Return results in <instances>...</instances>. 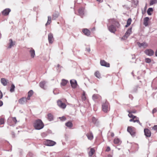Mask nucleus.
I'll use <instances>...</instances> for the list:
<instances>
[{
    "instance_id": "obj_1",
    "label": "nucleus",
    "mask_w": 157,
    "mask_h": 157,
    "mask_svg": "<svg viewBox=\"0 0 157 157\" xmlns=\"http://www.w3.org/2000/svg\"><path fill=\"white\" fill-rule=\"evenodd\" d=\"M109 22L110 24V25H107L108 29L111 33H115L117 30L116 28L120 27V24L114 18L109 19Z\"/></svg>"
},
{
    "instance_id": "obj_2",
    "label": "nucleus",
    "mask_w": 157,
    "mask_h": 157,
    "mask_svg": "<svg viewBox=\"0 0 157 157\" xmlns=\"http://www.w3.org/2000/svg\"><path fill=\"white\" fill-rule=\"evenodd\" d=\"M33 126L36 129L39 130L43 128L44 125L41 120L37 119L35 121Z\"/></svg>"
},
{
    "instance_id": "obj_3",
    "label": "nucleus",
    "mask_w": 157,
    "mask_h": 157,
    "mask_svg": "<svg viewBox=\"0 0 157 157\" xmlns=\"http://www.w3.org/2000/svg\"><path fill=\"white\" fill-rule=\"evenodd\" d=\"M102 110L105 113H107L110 110L109 104L106 100L102 103Z\"/></svg>"
},
{
    "instance_id": "obj_4",
    "label": "nucleus",
    "mask_w": 157,
    "mask_h": 157,
    "mask_svg": "<svg viewBox=\"0 0 157 157\" xmlns=\"http://www.w3.org/2000/svg\"><path fill=\"white\" fill-rule=\"evenodd\" d=\"M56 143L52 140H47L45 141L44 142V144L48 146H52L56 144Z\"/></svg>"
},
{
    "instance_id": "obj_5",
    "label": "nucleus",
    "mask_w": 157,
    "mask_h": 157,
    "mask_svg": "<svg viewBox=\"0 0 157 157\" xmlns=\"http://www.w3.org/2000/svg\"><path fill=\"white\" fill-rule=\"evenodd\" d=\"M134 129V128L130 127H128L127 128V131L132 136H134L135 135L136 132Z\"/></svg>"
},
{
    "instance_id": "obj_6",
    "label": "nucleus",
    "mask_w": 157,
    "mask_h": 157,
    "mask_svg": "<svg viewBox=\"0 0 157 157\" xmlns=\"http://www.w3.org/2000/svg\"><path fill=\"white\" fill-rule=\"evenodd\" d=\"M145 53L149 56H151L154 54V51L151 49H147L144 51Z\"/></svg>"
},
{
    "instance_id": "obj_7",
    "label": "nucleus",
    "mask_w": 157,
    "mask_h": 157,
    "mask_svg": "<svg viewBox=\"0 0 157 157\" xmlns=\"http://www.w3.org/2000/svg\"><path fill=\"white\" fill-rule=\"evenodd\" d=\"M11 11L10 9L6 8L2 12V14L4 16H8Z\"/></svg>"
},
{
    "instance_id": "obj_8",
    "label": "nucleus",
    "mask_w": 157,
    "mask_h": 157,
    "mask_svg": "<svg viewBox=\"0 0 157 157\" xmlns=\"http://www.w3.org/2000/svg\"><path fill=\"white\" fill-rule=\"evenodd\" d=\"M131 28L128 29L125 33L124 35L123 36L122 39L125 40L130 35L131 33Z\"/></svg>"
},
{
    "instance_id": "obj_9",
    "label": "nucleus",
    "mask_w": 157,
    "mask_h": 157,
    "mask_svg": "<svg viewBox=\"0 0 157 157\" xmlns=\"http://www.w3.org/2000/svg\"><path fill=\"white\" fill-rule=\"evenodd\" d=\"M57 104L62 109H65L66 107V104L63 102L61 100H58L57 101Z\"/></svg>"
},
{
    "instance_id": "obj_10",
    "label": "nucleus",
    "mask_w": 157,
    "mask_h": 157,
    "mask_svg": "<svg viewBox=\"0 0 157 157\" xmlns=\"http://www.w3.org/2000/svg\"><path fill=\"white\" fill-rule=\"evenodd\" d=\"M48 40L49 44H52L54 40L53 34L51 33H49L48 35Z\"/></svg>"
},
{
    "instance_id": "obj_11",
    "label": "nucleus",
    "mask_w": 157,
    "mask_h": 157,
    "mask_svg": "<svg viewBox=\"0 0 157 157\" xmlns=\"http://www.w3.org/2000/svg\"><path fill=\"white\" fill-rule=\"evenodd\" d=\"M28 99L27 98L23 97L18 100L19 103L21 104H23L27 102Z\"/></svg>"
},
{
    "instance_id": "obj_12",
    "label": "nucleus",
    "mask_w": 157,
    "mask_h": 157,
    "mask_svg": "<svg viewBox=\"0 0 157 157\" xmlns=\"http://www.w3.org/2000/svg\"><path fill=\"white\" fill-rule=\"evenodd\" d=\"M144 134L147 137H150L151 136V132L150 130L147 128H145L144 130Z\"/></svg>"
},
{
    "instance_id": "obj_13",
    "label": "nucleus",
    "mask_w": 157,
    "mask_h": 157,
    "mask_svg": "<svg viewBox=\"0 0 157 157\" xmlns=\"http://www.w3.org/2000/svg\"><path fill=\"white\" fill-rule=\"evenodd\" d=\"M100 63L101 65L102 66H105L106 67H109L110 66V64L109 63H107L104 60H101Z\"/></svg>"
},
{
    "instance_id": "obj_14",
    "label": "nucleus",
    "mask_w": 157,
    "mask_h": 157,
    "mask_svg": "<svg viewBox=\"0 0 157 157\" xmlns=\"http://www.w3.org/2000/svg\"><path fill=\"white\" fill-rule=\"evenodd\" d=\"M71 86L73 88H76L77 85L76 81L75 80H71L70 81Z\"/></svg>"
},
{
    "instance_id": "obj_15",
    "label": "nucleus",
    "mask_w": 157,
    "mask_h": 157,
    "mask_svg": "<svg viewBox=\"0 0 157 157\" xmlns=\"http://www.w3.org/2000/svg\"><path fill=\"white\" fill-rule=\"evenodd\" d=\"M84 8L82 7L79 9L78 10L79 15L82 18L83 17L84 15Z\"/></svg>"
},
{
    "instance_id": "obj_16",
    "label": "nucleus",
    "mask_w": 157,
    "mask_h": 157,
    "mask_svg": "<svg viewBox=\"0 0 157 157\" xmlns=\"http://www.w3.org/2000/svg\"><path fill=\"white\" fill-rule=\"evenodd\" d=\"M9 42L10 43L8 44L9 46L8 47V48H10L15 45L16 42L15 41H13L12 40V39H10L9 40Z\"/></svg>"
},
{
    "instance_id": "obj_17",
    "label": "nucleus",
    "mask_w": 157,
    "mask_h": 157,
    "mask_svg": "<svg viewBox=\"0 0 157 157\" xmlns=\"http://www.w3.org/2000/svg\"><path fill=\"white\" fill-rule=\"evenodd\" d=\"M92 99L94 101H96L98 99L101 98V97L98 94H94L92 97Z\"/></svg>"
},
{
    "instance_id": "obj_18",
    "label": "nucleus",
    "mask_w": 157,
    "mask_h": 157,
    "mask_svg": "<svg viewBox=\"0 0 157 157\" xmlns=\"http://www.w3.org/2000/svg\"><path fill=\"white\" fill-rule=\"evenodd\" d=\"M82 31L85 35L86 36H88L90 35V32L87 29H83Z\"/></svg>"
},
{
    "instance_id": "obj_19",
    "label": "nucleus",
    "mask_w": 157,
    "mask_h": 157,
    "mask_svg": "<svg viewBox=\"0 0 157 157\" xmlns=\"http://www.w3.org/2000/svg\"><path fill=\"white\" fill-rule=\"evenodd\" d=\"M29 49H30L29 52L31 55V57L32 58H34L35 55L34 50L32 48H29Z\"/></svg>"
},
{
    "instance_id": "obj_20",
    "label": "nucleus",
    "mask_w": 157,
    "mask_h": 157,
    "mask_svg": "<svg viewBox=\"0 0 157 157\" xmlns=\"http://www.w3.org/2000/svg\"><path fill=\"white\" fill-rule=\"evenodd\" d=\"M1 82L3 86H6L8 82V81L6 78H3L1 79Z\"/></svg>"
},
{
    "instance_id": "obj_21",
    "label": "nucleus",
    "mask_w": 157,
    "mask_h": 157,
    "mask_svg": "<svg viewBox=\"0 0 157 157\" xmlns=\"http://www.w3.org/2000/svg\"><path fill=\"white\" fill-rule=\"evenodd\" d=\"M86 135L89 140H92L93 139V135L91 132H90L87 133L86 134Z\"/></svg>"
},
{
    "instance_id": "obj_22",
    "label": "nucleus",
    "mask_w": 157,
    "mask_h": 157,
    "mask_svg": "<svg viewBox=\"0 0 157 157\" xmlns=\"http://www.w3.org/2000/svg\"><path fill=\"white\" fill-rule=\"evenodd\" d=\"M92 122L96 126H98L99 125V121L98 120L94 117H92Z\"/></svg>"
},
{
    "instance_id": "obj_23",
    "label": "nucleus",
    "mask_w": 157,
    "mask_h": 157,
    "mask_svg": "<svg viewBox=\"0 0 157 157\" xmlns=\"http://www.w3.org/2000/svg\"><path fill=\"white\" fill-rule=\"evenodd\" d=\"M137 44L139 47H143L144 48H146L148 46L147 44L145 42H144L141 43L138 42L137 43Z\"/></svg>"
},
{
    "instance_id": "obj_24",
    "label": "nucleus",
    "mask_w": 157,
    "mask_h": 157,
    "mask_svg": "<svg viewBox=\"0 0 157 157\" xmlns=\"http://www.w3.org/2000/svg\"><path fill=\"white\" fill-rule=\"evenodd\" d=\"M149 20V18L148 17H146L144 18V19L143 24L145 26H147L148 25V22Z\"/></svg>"
},
{
    "instance_id": "obj_25",
    "label": "nucleus",
    "mask_w": 157,
    "mask_h": 157,
    "mask_svg": "<svg viewBox=\"0 0 157 157\" xmlns=\"http://www.w3.org/2000/svg\"><path fill=\"white\" fill-rule=\"evenodd\" d=\"M59 16V13L58 12H55L52 15V19L53 20H56Z\"/></svg>"
},
{
    "instance_id": "obj_26",
    "label": "nucleus",
    "mask_w": 157,
    "mask_h": 157,
    "mask_svg": "<svg viewBox=\"0 0 157 157\" xmlns=\"http://www.w3.org/2000/svg\"><path fill=\"white\" fill-rule=\"evenodd\" d=\"M33 91L32 90H30L28 93V96L27 98V99L28 100H30V98L31 97L33 94Z\"/></svg>"
},
{
    "instance_id": "obj_27",
    "label": "nucleus",
    "mask_w": 157,
    "mask_h": 157,
    "mask_svg": "<svg viewBox=\"0 0 157 157\" xmlns=\"http://www.w3.org/2000/svg\"><path fill=\"white\" fill-rule=\"evenodd\" d=\"M46 82L45 81L41 82L39 83V85L41 88L45 89L44 86L46 84Z\"/></svg>"
},
{
    "instance_id": "obj_28",
    "label": "nucleus",
    "mask_w": 157,
    "mask_h": 157,
    "mask_svg": "<svg viewBox=\"0 0 157 157\" xmlns=\"http://www.w3.org/2000/svg\"><path fill=\"white\" fill-rule=\"evenodd\" d=\"M47 119L50 121H51L53 120V116L51 113H49L47 115Z\"/></svg>"
},
{
    "instance_id": "obj_29",
    "label": "nucleus",
    "mask_w": 157,
    "mask_h": 157,
    "mask_svg": "<svg viewBox=\"0 0 157 157\" xmlns=\"http://www.w3.org/2000/svg\"><path fill=\"white\" fill-rule=\"evenodd\" d=\"M114 143L115 144L119 145L121 144V142L119 139L115 138L114 140Z\"/></svg>"
},
{
    "instance_id": "obj_30",
    "label": "nucleus",
    "mask_w": 157,
    "mask_h": 157,
    "mask_svg": "<svg viewBox=\"0 0 157 157\" xmlns=\"http://www.w3.org/2000/svg\"><path fill=\"white\" fill-rule=\"evenodd\" d=\"M68 81L65 79H63L62 80V82L61 83V85L63 86H65L66 85Z\"/></svg>"
},
{
    "instance_id": "obj_31",
    "label": "nucleus",
    "mask_w": 157,
    "mask_h": 157,
    "mask_svg": "<svg viewBox=\"0 0 157 157\" xmlns=\"http://www.w3.org/2000/svg\"><path fill=\"white\" fill-rule=\"evenodd\" d=\"M65 125L67 127L70 128H71L73 126V124L71 121H68L66 123Z\"/></svg>"
},
{
    "instance_id": "obj_32",
    "label": "nucleus",
    "mask_w": 157,
    "mask_h": 157,
    "mask_svg": "<svg viewBox=\"0 0 157 157\" xmlns=\"http://www.w3.org/2000/svg\"><path fill=\"white\" fill-rule=\"evenodd\" d=\"M52 21V18L50 16H48V20L47 23L45 24V26H47L48 25H49Z\"/></svg>"
},
{
    "instance_id": "obj_33",
    "label": "nucleus",
    "mask_w": 157,
    "mask_h": 157,
    "mask_svg": "<svg viewBox=\"0 0 157 157\" xmlns=\"http://www.w3.org/2000/svg\"><path fill=\"white\" fill-rule=\"evenodd\" d=\"M132 21V19L131 18H129L128 19L127 21V25L125 26L126 27H127L129 26L131 24Z\"/></svg>"
},
{
    "instance_id": "obj_34",
    "label": "nucleus",
    "mask_w": 157,
    "mask_h": 157,
    "mask_svg": "<svg viewBox=\"0 0 157 157\" xmlns=\"http://www.w3.org/2000/svg\"><path fill=\"white\" fill-rule=\"evenodd\" d=\"M94 149L92 148L90 149V151L89 153V155L90 156H91L93 155L94 152Z\"/></svg>"
},
{
    "instance_id": "obj_35",
    "label": "nucleus",
    "mask_w": 157,
    "mask_h": 157,
    "mask_svg": "<svg viewBox=\"0 0 157 157\" xmlns=\"http://www.w3.org/2000/svg\"><path fill=\"white\" fill-rule=\"evenodd\" d=\"M153 11V9L152 8H149L147 10V13L149 15H151V12H152Z\"/></svg>"
},
{
    "instance_id": "obj_36",
    "label": "nucleus",
    "mask_w": 157,
    "mask_h": 157,
    "mask_svg": "<svg viewBox=\"0 0 157 157\" xmlns=\"http://www.w3.org/2000/svg\"><path fill=\"white\" fill-rule=\"evenodd\" d=\"M156 3H157V0H150L149 5L150 6H152Z\"/></svg>"
},
{
    "instance_id": "obj_37",
    "label": "nucleus",
    "mask_w": 157,
    "mask_h": 157,
    "mask_svg": "<svg viewBox=\"0 0 157 157\" xmlns=\"http://www.w3.org/2000/svg\"><path fill=\"white\" fill-rule=\"evenodd\" d=\"M95 76L98 78H101V76L99 72L98 71H96L94 74Z\"/></svg>"
},
{
    "instance_id": "obj_38",
    "label": "nucleus",
    "mask_w": 157,
    "mask_h": 157,
    "mask_svg": "<svg viewBox=\"0 0 157 157\" xmlns=\"http://www.w3.org/2000/svg\"><path fill=\"white\" fill-rule=\"evenodd\" d=\"M15 88V86L14 85L12 84L11 85L10 89V91L11 92H13L14 91Z\"/></svg>"
},
{
    "instance_id": "obj_39",
    "label": "nucleus",
    "mask_w": 157,
    "mask_h": 157,
    "mask_svg": "<svg viewBox=\"0 0 157 157\" xmlns=\"http://www.w3.org/2000/svg\"><path fill=\"white\" fill-rule=\"evenodd\" d=\"M128 112L129 113L128 114V116L129 117L131 118H138V117H136V116L133 115L132 114V113H131V112H130L129 111H128Z\"/></svg>"
},
{
    "instance_id": "obj_40",
    "label": "nucleus",
    "mask_w": 157,
    "mask_h": 157,
    "mask_svg": "<svg viewBox=\"0 0 157 157\" xmlns=\"http://www.w3.org/2000/svg\"><path fill=\"white\" fill-rule=\"evenodd\" d=\"M4 119L3 118H0V125L4 124Z\"/></svg>"
},
{
    "instance_id": "obj_41",
    "label": "nucleus",
    "mask_w": 157,
    "mask_h": 157,
    "mask_svg": "<svg viewBox=\"0 0 157 157\" xmlns=\"http://www.w3.org/2000/svg\"><path fill=\"white\" fill-rule=\"evenodd\" d=\"M33 154L31 152H29L27 154L26 157H33Z\"/></svg>"
},
{
    "instance_id": "obj_42",
    "label": "nucleus",
    "mask_w": 157,
    "mask_h": 157,
    "mask_svg": "<svg viewBox=\"0 0 157 157\" xmlns=\"http://www.w3.org/2000/svg\"><path fill=\"white\" fill-rule=\"evenodd\" d=\"M145 61L146 63H150L151 62V59L148 58H147L145 59Z\"/></svg>"
},
{
    "instance_id": "obj_43",
    "label": "nucleus",
    "mask_w": 157,
    "mask_h": 157,
    "mask_svg": "<svg viewBox=\"0 0 157 157\" xmlns=\"http://www.w3.org/2000/svg\"><path fill=\"white\" fill-rule=\"evenodd\" d=\"M152 129L157 132V125H154L152 128Z\"/></svg>"
},
{
    "instance_id": "obj_44",
    "label": "nucleus",
    "mask_w": 157,
    "mask_h": 157,
    "mask_svg": "<svg viewBox=\"0 0 157 157\" xmlns=\"http://www.w3.org/2000/svg\"><path fill=\"white\" fill-rule=\"evenodd\" d=\"M12 121L15 124H16V123L17 122V119H16V118L15 117H13L12 118Z\"/></svg>"
},
{
    "instance_id": "obj_45",
    "label": "nucleus",
    "mask_w": 157,
    "mask_h": 157,
    "mask_svg": "<svg viewBox=\"0 0 157 157\" xmlns=\"http://www.w3.org/2000/svg\"><path fill=\"white\" fill-rule=\"evenodd\" d=\"M157 112V109L154 108L152 110V113L153 114Z\"/></svg>"
},
{
    "instance_id": "obj_46",
    "label": "nucleus",
    "mask_w": 157,
    "mask_h": 157,
    "mask_svg": "<svg viewBox=\"0 0 157 157\" xmlns=\"http://www.w3.org/2000/svg\"><path fill=\"white\" fill-rule=\"evenodd\" d=\"M59 118L60 119V120L62 121H64L66 119V117H60Z\"/></svg>"
},
{
    "instance_id": "obj_47",
    "label": "nucleus",
    "mask_w": 157,
    "mask_h": 157,
    "mask_svg": "<svg viewBox=\"0 0 157 157\" xmlns=\"http://www.w3.org/2000/svg\"><path fill=\"white\" fill-rule=\"evenodd\" d=\"M110 147H109V146H108L107 147V148L105 150V151H107V152H108L109 151H110Z\"/></svg>"
},
{
    "instance_id": "obj_48",
    "label": "nucleus",
    "mask_w": 157,
    "mask_h": 157,
    "mask_svg": "<svg viewBox=\"0 0 157 157\" xmlns=\"http://www.w3.org/2000/svg\"><path fill=\"white\" fill-rule=\"evenodd\" d=\"M82 99L83 100H84V101L86 99V98L85 95H82Z\"/></svg>"
},
{
    "instance_id": "obj_49",
    "label": "nucleus",
    "mask_w": 157,
    "mask_h": 157,
    "mask_svg": "<svg viewBox=\"0 0 157 157\" xmlns=\"http://www.w3.org/2000/svg\"><path fill=\"white\" fill-rule=\"evenodd\" d=\"M3 97V94L2 92L0 90V99H1Z\"/></svg>"
},
{
    "instance_id": "obj_50",
    "label": "nucleus",
    "mask_w": 157,
    "mask_h": 157,
    "mask_svg": "<svg viewBox=\"0 0 157 157\" xmlns=\"http://www.w3.org/2000/svg\"><path fill=\"white\" fill-rule=\"evenodd\" d=\"M136 120H135L134 119V122H136L137 123H138V122H139V119H138V118H136Z\"/></svg>"
},
{
    "instance_id": "obj_51",
    "label": "nucleus",
    "mask_w": 157,
    "mask_h": 157,
    "mask_svg": "<svg viewBox=\"0 0 157 157\" xmlns=\"http://www.w3.org/2000/svg\"><path fill=\"white\" fill-rule=\"evenodd\" d=\"M129 112H131V113H136V111L135 110H132V111H129Z\"/></svg>"
},
{
    "instance_id": "obj_52",
    "label": "nucleus",
    "mask_w": 157,
    "mask_h": 157,
    "mask_svg": "<svg viewBox=\"0 0 157 157\" xmlns=\"http://www.w3.org/2000/svg\"><path fill=\"white\" fill-rule=\"evenodd\" d=\"M135 118H133L132 119H131L129 120V121L130 122L133 121L134 122V119H135Z\"/></svg>"
},
{
    "instance_id": "obj_53",
    "label": "nucleus",
    "mask_w": 157,
    "mask_h": 157,
    "mask_svg": "<svg viewBox=\"0 0 157 157\" xmlns=\"http://www.w3.org/2000/svg\"><path fill=\"white\" fill-rule=\"evenodd\" d=\"M3 105V102L2 101L0 100V107L2 106Z\"/></svg>"
},
{
    "instance_id": "obj_54",
    "label": "nucleus",
    "mask_w": 157,
    "mask_h": 157,
    "mask_svg": "<svg viewBox=\"0 0 157 157\" xmlns=\"http://www.w3.org/2000/svg\"><path fill=\"white\" fill-rule=\"evenodd\" d=\"M86 51H88V52H90V48H86Z\"/></svg>"
},
{
    "instance_id": "obj_55",
    "label": "nucleus",
    "mask_w": 157,
    "mask_h": 157,
    "mask_svg": "<svg viewBox=\"0 0 157 157\" xmlns=\"http://www.w3.org/2000/svg\"><path fill=\"white\" fill-rule=\"evenodd\" d=\"M114 136V133L113 132H111V136L112 137H113Z\"/></svg>"
},
{
    "instance_id": "obj_56",
    "label": "nucleus",
    "mask_w": 157,
    "mask_h": 157,
    "mask_svg": "<svg viewBox=\"0 0 157 157\" xmlns=\"http://www.w3.org/2000/svg\"><path fill=\"white\" fill-rule=\"evenodd\" d=\"M107 157H112V156L111 155H109Z\"/></svg>"
},
{
    "instance_id": "obj_57",
    "label": "nucleus",
    "mask_w": 157,
    "mask_h": 157,
    "mask_svg": "<svg viewBox=\"0 0 157 157\" xmlns=\"http://www.w3.org/2000/svg\"><path fill=\"white\" fill-rule=\"evenodd\" d=\"M138 123L141 126H142V124L141 123H140V121H139V122H138Z\"/></svg>"
},
{
    "instance_id": "obj_58",
    "label": "nucleus",
    "mask_w": 157,
    "mask_h": 157,
    "mask_svg": "<svg viewBox=\"0 0 157 157\" xmlns=\"http://www.w3.org/2000/svg\"><path fill=\"white\" fill-rule=\"evenodd\" d=\"M129 97L130 98H131L132 97V96L130 94V95H129Z\"/></svg>"
},
{
    "instance_id": "obj_59",
    "label": "nucleus",
    "mask_w": 157,
    "mask_h": 157,
    "mask_svg": "<svg viewBox=\"0 0 157 157\" xmlns=\"http://www.w3.org/2000/svg\"><path fill=\"white\" fill-rule=\"evenodd\" d=\"M82 95H85V94L84 92L83 93Z\"/></svg>"
},
{
    "instance_id": "obj_60",
    "label": "nucleus",
    "mask_w": 157,
    "mask_h": 157,
    "mask_svg": "<svg viewBox=\"0 0 157 157\" xmlns=\"http://www.w3.org/2000/svg\"><path fill=\"white\" fill-rule=\"evenodd\" d=\"M98 2H101V0H96Z\"/></svg>"
},
{
    "instance_id": "obj_61",
    "label": "nucleus",
    "mask_w": 157,
    "mask_h": 157,
    "mask_svg": "<svg viewBox=\"0 0 157 157\" xmlns=\"http://www.w3.org/2000/svg\"><path fill=\"white\" fill-rule=\"evenodd\" d=\"M60 66V65L59 64H58L57 67H59Z\"/></svg>"
},
{
    "instance_id": "obj_62",
    "label": "nucleus",
    "mask_w": 157,
    "mask_h": 157,
    "mask_svg": "<svg viewBox=\"0 0 157 157\" xmlns=\"http://www.w3.org/2000/svg\"><path fill=\"white\" fill-rule=\"evenodd\" d=\"M70 157L69 156H65V157Z\"/></svg>"
},
{
    "instance_id": "obj_63",
    "label": "nucleus",
    "mask_w": 157,
    "mask_h": 157,
    "mask_svg": "<svg viewBox=\"0 0 157 157\" xmlns=\"http://www.w3.org/2000/svg\"><path fill=\"white\" fill-rule=\"evenodd\" d=\"M95 90H96V91H97V90H96V89H95Z\"/></svg>"
},
{
    "instance_id": "obj_64",
    "label": "nucleus",
    "mask_w": 157,
    "mask_h": 157,
    "mask_svg": "<svg viewBox=\"0 0 157 157\" xmlns=\"http://www.w3.org/2000/svg\"><path fill=\"white\" fill-rule=\"evenodd\" d=\"M156 157H157V156H156Z\"/></svg>"
}]
</instances>
